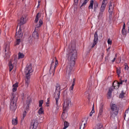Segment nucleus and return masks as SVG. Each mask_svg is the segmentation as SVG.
<instances>
[{"mask_svg":"<svg viewBox=\"0 0 129 129\" xmlns=\"http://www.w3.org/2000/svg\"><path fill=\"white\" fill-rule=\"evenodd\" d=\"M118 108L115 104H112L111 106V117L114 118L117 115Z\"/></svg>","mask_w":129,"mask_h":129,"instance_id":"5","label":"nucleus"},{"mask_svg":"<svg viewBox=\"0 0 129 129\" xmlns=\"http://www.w3.org/2000/svg\"><path fill=\"white\" fill-rule=\"evenodd\" d=\"M38 113L39 114H42V113H44V110H43V108L41 107L39 108L38 110Z\"/></svg>","mask_w":129,"mask_h":129,"instance_id":"34","label":"nucleus"},{"mask_svg":"<svg viewBox=\"0 0 129 129\" xmlns=\"http://www.w3.org/2000/svg\"><path fill=\"white\" fill-rule=\"evenodd\" d=\"M116 73H117V75H118V77H119L120 76V74L121 73V68H120V67L117 68Z\"/></svg>","mask_w":129,"mask_h":129,"instance_id":"24","label":"nucleus"},{"mask_svg":"<svg viewBox=\"0 0 129 129\" xmlns=\"http://www.w3.org/2000/svg\"><path fill=\"white\" fill-rule=\"evenodd\" d=\"M124 119H129V109L126 110L125 112V115L124 117Z\"/></svg>","mask_w":129,"mask_h":129,"instance_id":"23","label":"nucleus"},{"mask_svg":"<svg viewBox=\"0 0 129 129\" xmlns=\"http://www.w3.org/2000/svg\"><path fill=\"white\" fill-rule=\"evenodd\" d=\"M120 98H123L124 97V92L123 91H122L121 93L119 95Z\"/></svg>","mask_w":129,"mask_h":129,"instance_id":"35","label":"nucleus"},{"mask_svg":"<svg viewBox=\"0 0 129 129\" xmlns=\"http://www.w3.org/2000/svg\"><path fill=\"white\" fill-rule=\"evenodd\" d=\"M16 36L21 39L23 37V33H22V30L19 29L18 31L16 32Z\"/></svg>","mask_w":129,"mask_h":129,"instance_id":"18","label":"nucleus"},{"mask_svg":"<svg viewBox=\"0 0 129 129\" xmlns=\"http://www.w3.org/2000/svg\"><path fill=\"white\" fill-rule=\"evenodd\" d=\"M74 85H75V79H73V83L72 84L71 87L70 88V90L72 91L73 90V88H74Z\"/></svg>","mask_w":129,"mask_h":129,"instance_id":"29","label":"nucleus"},{"mask_svg":"<svg viewBox=\"0 0 129 129\" xmlns=\"http://www.w3.org/2000/svg\"><path fill=\"white\" fill-rule=\"evenodd\" d=\"M39 24L36 25L35 29L32 34V37L34 39H39V34L38 33V28H40L42 25H43V21L42 20H40L39 22Z\"/></svg>","mask_w":129,"mask_h":129,"instance_id":"4","label":"nucleus"},{"mask_svg":"<svg viewBox=\"0 0 129 129\" xmlns=\"http://www.w3.org/2000/svg\"><path fill=\"white\" fill-rule=\"evenodd\" d=\"M39 18H40V16H39V13H38L36 15V17H35V23H37Z\"/></svg>","mask_w":129,"mask_h":129,"instance_id":"33","label":"nucleus"},{"mask_svg":"<svg viewBox=\"0 0 129 129\" xmlns=\"http://www.w3.org/2000/svg\"><path fill=\"white\" fill-rule=\"evenodd\" d=\"M20 43H21V39H18L16 41V43L15 46H17V45H20Z\"/></svg>","mask_w":129,"mask_h":129,"instance_id":"41","label":"nucleus"},{"mask_svg":"<svg viewBox=\"0 0 129 129\" xmlns=\"http://www.w3.org/2000/svg\"><path fill=\"white\" fill-rule=\"evenodd\" d=\"M55 104L52 108V110L54 113H58L59 110V98L60 96H54Z\"/></svg>","mask_w":129,"mask_h":129,"instance_id":"7","label":"nucleus"},{"mask_svg":"<svg viewBox=\"0 0 129 129\" xmlns=\"http://www.w3.org/2000/svg\"><path fill=\"white\" fill-rule=\"evenodd\" d=\"M18 57L17 56H14L12 59H11L9 63V71L11 72L12 70L14 69V67L17 66Z\"/></svg>","mask_w":129,"mask_h":129,"instance_id":"6","label":"nucleus"},{"mask_svg":"<svg viewBox=\"0 0 129 129\" xmlns=\"http://www.w3.org/2000/svg\"><path fill=\"white\" fill-rule=\"evenodd\" d=\"M12 124L14 125H17V124H18V119L13 118L12 119Z\"/></svg>","mask_w":129,"mask_h":129,"instance_id":"27","label":"nucleus"},{"mask_svg":"<svg viewBox=\"0 0 129 129\" xmlns=\"http://www.w3.org/2000/svg\"><path fill=\"white\" fill-rule=\"evenodd\" d=\"M47 15L48 16H51L52 15V11H49L48 13H47Z\"/></svg>","mask_w":129,"mask_h":129,"instance_id":"46","label":"nucleus"},{"mask_svg":"<svg viewBox=\"0 0 129 129\" xmlns=\"http://www.w3.org/2000/svg\"><path fill=\"white\" fill-rule=\"evenodd\" d=\"M68 126H69V123H68V122L67 121H64V127H63V129H66V128H67V127H68Z\"/></svg>","mask_w":129,"mask_h":129,"instance_id":"30","label":"nucleus"},{"mask_svg":"<svg viewBox=\"0 0 129 129\" xmlns=\"http://www.w3.org/2000/svg\"><path fill=\"white\" fill-rule=\"evenodd\" d=\"M93 4H94V1L93 0H91L90 5L89 6V10H90V9H91L92 10L93 9Z\"/></svg>","mask_w":129,"mask_h":129,"instance_id":"26","label":"nucleus"},{"mask_svg":"<svg viewBox=\"0 0 129 129\" xmlns=\"http://www.w3.org/2000/svg\"><path fill=\"white\" fill-rule=\"evenodd\" d=\"M85 122H84V120L82 121V125L80 126V129H84V126H85V124H86L87 122V120L86 119H85Z\"/></svg>","mask_w":129,"mask_h":129,"instance_id":"21","label":"nucleus"},{"mask_svg":"<svg viewBox=\"0 0 129 129\" xmlns=\"http://www.w3.org/2000/svg\"><path fill=\"white\" fill-rule=\"evenodd\" d=\"M70 105H71V99L70 98H67L63 102V109L67 110Z\"/></svg>","mask_w":129,"mask_h":129,"instance_id":"8","label":"nucleus"},{"mask_svg":"<svg viewBox=\"0 0 129 129\" xmlns=\"http://www.w3.org/2000/svg\"><path fill=\"white\" fill-rule=\"evenodd\" d=\"M106 7V3H105V1H103L102 6L100 8V12L99 13V16H101V15H102V13L104 12Z\"/></svg>","mask_w":129,"mask_h":129,"instance_id":"16","label":"nucleus"},{"mask_svg":"<svg viewBox=\"0 0 129 129\" xmlns=\"http://www.w3.org/2000/svg\"><path fill=\"white\" fill-rule=\"evenodd\" d=\"M105 1V4L106 3L107 4V0H103V2Z\"/></svg>","mask_w":129,"mask_h":129,"instance_id":"52","label":"nucleus"},{"mask_svg":"<svg viewBox=\"0 0 129 129\" xmlns=\"http://www.w3.org/2000/svg\"><path fill=\"white\" fill-rule=\"evenodd\" d=\"M25 57V55L23 53H19L18 54V59H22Z\"/></svg>","mask_w":129,"mask_h":129,"instance_id":"32","label":"nucleus"},{"mask_svg":"<svg viewBox=\"0 0 129 129\" xmlns=\"http://www.w3.org/2000/svg\"><path fill=\"white\" fill-rule=\"evenodd\" d=\"M122 35H126V30H125V23H124L123 25V28L122 29Z\"/></svg>","mask_w":129,"mask_h":129,"instance_id":"25","label":"nucleus"},{"mask_svg":"<svg viewBox=\"0 0 129 129\" xmlns=\"http://www.w3.org/2000/svg\"><path fill=\"white\" fill-rule=\"evenodd\" d=\"M107 43L109 45H111L112 41H111V40H110V39H108L107 40Z\"/></svg>","mask_w":129,"mask_h":129,"instance_id":"45","label":"nucleus"},{"mask_svg":"<svg viewBox=\"0 0 129 129\" xmlns=\"http://www.w3.org/2000/svg\"><path fill=\"white\" fill-rule=\"evenodd\" d=\"M0 129H2V128H0Z\"/></svg>","mask_w":129,"mask_h":129,"instance_id":"56","label":"nucleus"},{"mask_svg":"<svg viewBox=\"0 0 129 129\" xmlns=\"http://www.w3.org/2000/svg\"><path fill=\"white\" fill-rule=\"evenodd\" d=\"M28 42L30 44L32 43V42H33V38L32 37H29V38H28Z\"/></svg>","mask_w":129,"mask_h":129,"instance_id":"42","label":"nucleus"},{"mask_svg":"<svg viewBox=\"0 0 129 129\" xmlns=\"http://www.w3.org/2000/svg\"><path fill=\"white\" fill-rule=\"evenodd\" d=\"M48 104H49V103H48V102L46 103V106H49V105H48Z\"/></svg>","mask_w":129,"mask_h":129,"instance_id":"54","label":"nucleus"},{"mask_svg":"<svg viewBox=\"0 0 129 129\" xmlns=\"http://www.w3.org/2000/svg\"><path fill=\"white\" fill-rule=\"evenodd\" d=\"M17 100H18V98L16 97L15 94H12V100L10 104V109L12 111L17 109Z\"/></svg>","mask_w":129,"mask_h":129,"instance_id":"3","label":"nucleus"},{"mask_svg":"<svg viewBox=\"0 0 129 129\" xmlns=\"http://www.w3.org/2000/svg\"><path fill=\"white\" fill-rule=\"evenodd\" d=\"M66 110H64V109H63V112L61 115L62 119H65L67 118V113H66Z\"/></svg>","mask_w":129,"mask_h":129,"instance_id":"20","label":"nucleus"},{"mask_svg":"<svg viewBox=\"0 0 129 129\" xmlns=\"http://www.w3.org/2000/svg\"><path fill=\"white\" fill-rule=\"evenodd\" d=\"M109 50H110V47H109V48L107 49V52H108V51H109Z\"/></svg>","mask_w":129,"mask_h":129,"instance_id":"53","label":"nucleus"},{"mask_svg":"<svg viewBox=\"0 0 129 129\" xmlns=\"http://www.w3.org/2000/svg\"><path fill=\"white\" fill-rule=\"evenodd\" d=\"M98 8V3H96L94 4V11L95 12L96 11V9Z\"/></svg>","mask_w":129,"mask_h":129,"instance_id":"40","label":"nucleus"},{"mask_svg":"<svg viewBox=\"0 0 129 129\" xmlns=\"http://www.w3.org/2000/svg\"><path fill=\"white\" fill-rule=\"evenodd\" d=\"M11 56V52H10V46L6 45L5 47V54L4 55V58L8 59L10 58Z\"/></svg>","mask_w":129,"mask_h":129,"instance_id":"10","label":"nucleus"},{"mask_svg":"<svg viewBox=\"0 0 129 129\" xmlns=\"http://www.w3.org/2000/svg\"><path fill=\"white\" fill-rule=\"evenodd\" d=\"M26 79H25V85L27 87V88H28V86H29V84H30V78H31L30 76H26Z\"/></svg>","mask_w":129,"mask_h":129,"instance_id":"17","label":"nucleus"},{"mask_svg":"<svg viewBox=\"0 0 129 129\" xmlns=\"http://www.w3.org/2000/svg\"><path fill=\"white\" fill-rule=\"evenodd\" d=\"M33 68L32 67V64H29L25 69V73L26 76H30L31 73L33 72Z\"/></svg>","mask_w":129,"mask_h":129,"instance_id":"9","label":"nucleus"},{"mask_svg":"<svg viewBox=\"0 0 129 129\" xmlns=\"http://www.w3.org/2000/svg\"><path fill=\"white\" fill-rule=\"evenodd\" d=\"M38 5L37 6V8H39V6H40V3H41V0H38Z\"/></svg>","mask_w":129,"mask_h":129,"instance_id":"48","label":"nucleus"},{"mask_svg":"<svg viewBox=\"0 0 129 129\" xmlns=\"http://www.w3.org/2000/svg\"><path fill=\"white\" fill-rule=\"evenodd\" d=\"M113 9H114V5L113 4V3H111L110 2L109 4L108 12L110 16L112 15V14L113 13Z\"/></svg>","mask_w":129,"mask_h":129,"instance_id":"14","label":"nucleus"},{"mask_svg":"<svg viewBox=\"0 0 129 129\" xmlns=\"http://www.w3.org/2000/svg\"><path fill=\"white\" fill-rule=\"evenodd\" d=\"M47 101H49V99H47Z\"/></svg>","mask_w":129,"mask_h":129,"instance_id":"55","label":"nucleus"},{"mask_svg":"<svg viewBox=\"0 0 129 129\" xmlns=\"http://www.w3.org/2000/svg\"><path fill=\"white\" fill-rule=\"evenodd\" d=\"M37 126H38V120H32L30 129H36L37 128Z\"/></svg>","mask_w":129,"mask_h":129,"instance_id":"13","label":"nucleus"},{"mask_svg":"<svg viewBox=\"0 0 129 129\" xmlns=\"http://www.w3.org/2000/svg\"><path fill=\"white\" fill-rule=\"evenodd\" d=\"M27 22V16L23 15L20 20V22L18 23V25L21 27L22 25L26 24Z\"/></svg>","mask_w":129,"mask_h":129,"instance_id":"12","label":"nucleus"},{"mask_svg":"<svg viewBox=\"0 0 129 129\" xmlns=\"http://www.w3.org/2000/svg\"><path fill=\"white\" fill-rule=\"evenodd\" d=\"M78 1H79V0H74V2H75L76 4L78 3Z\"/></svg>","mask_w":129,"mask_h":129,"instance_id":"51","label":"nucleus"},{"mask_svg":"<svg viewBox=\"0 0 129 129\" xmlns=\"http://www.w3.org/2000/svg\"><path fill=\"white\" fill-rule=\"evenodd\" d=\"M54 62H55V60H54V59H53L51 61L50 71H51V70L52 69V68H53V64H54Z\"/></svg>","mask_w":129,"mask_h":129,"instance_id":"43","label":"nucleus"},{"mask_svg":"<svg viewBox=\"0 0 129 129\" xmlns=\"http://www.w3.org/2000/svg\"><path fill=\"white\" fill-rule=\"evenodd\" d=\"M26 116H27V111L25 110L24 112H23V116L21 118V120H24V119L25 118V117H26Z\"/></svg>","mask_w":129,"mask_h":129,"instance_id":"31","label":"nucleus"},{"mask_svg":"<svg viewBox=\"0 0 129 129\" xmlns=\"http://www.w3.org/2000/svg\"><path fill=\"white\" fill-rule=\"evenodd\" d=\"M126 81H127L126 80H120V81L119 83V84H122V83H123V82H124L125 83H126Z\"/></svg>","mask_w":129,"mask_h":129,"instance_id":"44","label":"nucleus"},{"mask_svg":"<svg viewBox=\"0 0 129 129\" xmlns=\"http://www.w3.org/2000/svg\"><path fill=\"white\" fill-rule=\"evenodd\" d=\"M116 55H117V54H116L115 57H114V58H113V59L112 60V62H114V61H115V59H116Z\"/></svg>","mask_w":129,"mask_h":129,"instance_id":"47","label":"nucleus"},{"mask_svg":"<svg viewBox=\"0 0 129 129\" xmlns=\"http://www.w3.org/2000/svg\"><path fill=\"white\" fill-rule=\"evenodd\" d=\"M61 92V87L60 84H57L55 86V91L54 92V96H60Z\"/></svg>","mask_w":129,"mask_h":129,"instance_id":"11","label":"nucleus"},{"mask_svg":"<svg viewBox=\"0 0 129 129\" xmlns=\"http://www.w3.org/2000/svg\"><path fill=\"white\" fill-rule=\"evenodd\" d=\"M44 101L43 100H41L39 101V107H42V105H43V103Z\"/></svg>","mask_w":129,"mask_h":129,"instance_id":"37","label":"nucleus"},{"mask_svg":"<svg viewBox=\"0 0 129 129\" xmlns=\"http://www.w3.org/2000/svg\"><path fill=\"white\" fill-rule=\"evenodd\" d=\"M94 113V105H93L91 112L90 113V116H92V114Z\"/></svg>","mask_w":129,"mask_h":129,"instance_id":"36","label":"nucleus"},{"mask_svg":"<svg viewBox=\"0 0 129 129\" xmlns=\"http://www.w3.org/2000/svg\"><path fill=\"white\" fill-rule=\"evenodd\" d=\"M98 41V35L97 34V31H96L94 34V43L92 46V48H94V46L97 44V42Z\"/></svg>","mask_w":129,"mask_h":129,"instance_id":"15","label":"nucleus"},{"mask_svg":"<svg viewBox=\"0 0 129 129\" xmlns=\"http://www.w3.org/2000/svg\"><path fill=\"white\" fill-rule=\"evenodd\" d=\"M127 26L128 27V33H129V21L127 23Z\"/></svg>","mask_w":129,"mask_h":129,"instance_id":"49","label":"nucleus"},{"mask_svg":"<svg viewBox=\"0 0 129 129\" xmlns=\"http://www.w3.org/2000/svg\"><path fill=\"white\" fill-rule=\"evenodd\" d=\"M76 58H77V51L75 48H73L70 50L69 54V62L67 70L68 75H71L73 73V68L75 65Z\"/></svg>","mask_w":129,"mask_h":129,"instance_id":"1","label":"nucleus"},{"mask_svg":"<svg viewBox=\"0 0 129 129\" xmlns=\"http://www.w3.org/2000/svg\"><path fill=\"white\" fill-rule=\"evenodd\" d=\"M13 92H15L17 91V88L18 87V83H16L13 85Z\"/></svg>","mask_w":129,"mask_h":129,"instance_id":"28","label":"nucleus"},{"mask_svg":"<svg viewBox=\"0 0 129 129\" xmlns=\"http://www.w3.org/2000/svg\"><path fill=\"white\" fill-rule=\"evenodd\" d=\"M119 82H114L113 83V86L109 88V90L107 93V98L108 99H110L111 98V95L113 89H118L119 88Z\"/></svg>","mask_w":129,"mask_h":129,"instance_id":"2","label":"nucleus"},{"mask_svg":"<svg viewBox=\"0 0 129 129\" xmlns=\"http://www.w3.org/2000/svg\"><path fill=\"white\" fill-rule=\"evenodd\" d=\"M31 102H32V100L31 99H29L27 100V103H26L27 106L25 108L26 110H29V105L30 103H31Z\"/></svg>","mask_w":129,"mask_h":129,"instance_id":"22","label":"nucleus"},{"mask_svg":"<svg viewBox=\"0 0 129 129\" xmlns=\"http://www.w3.org/2000/svg\"><path fill=\"white\" fill-rule=\"evenodd\" d=\"M88 2H89V0H85L83 3L82 4L81 7H84V6H85V5H86Z\"/></svg>","mask_w":129,"mask_h":129,"instance_id":"39","label":"nucleus"},{"mask_svg":"<svg viewBox=\"0 0 129 129\" xmlns=\"http://www.w3.org/2000/svg\"><path fill=\"white\" fill-rule=\"evenodd\" d=\"M55 58V66L54 67V70L55 71V69H56V67H57V66L58 65V60H57V58Z\"/></svg>","mask_w":129,"mask_h":129,"instance_id":"38","label":"nucleus"},{"mask_svg":"<svg viewBox=\"0 0 129 129\" xmlns=\"http://www.w3.org/2000/svg\"><path fill=\"white\" fill-rule=\"evenodd\" d=\"M124 69L125 70H127V69H128V66H125Z\"/></svg>","mask_w":129,"mask_h":129,"instance_id":"50","label":"nucleus"},{"mask_svg":"<svg viewBox=\"0 0 129 129\" xmlns=\"http://www.w3.org/2000/svg\"><path fill=\"white\" fill-rule=\"evenodd\" d=\"M103 112V108L102 107H101L99 111L98 118L100 119L101 117V115H102Z\"/></svg>","mask_w":129,"mask_h":129,"instance_id":"19","label":"nucleus"}]
</instances>
